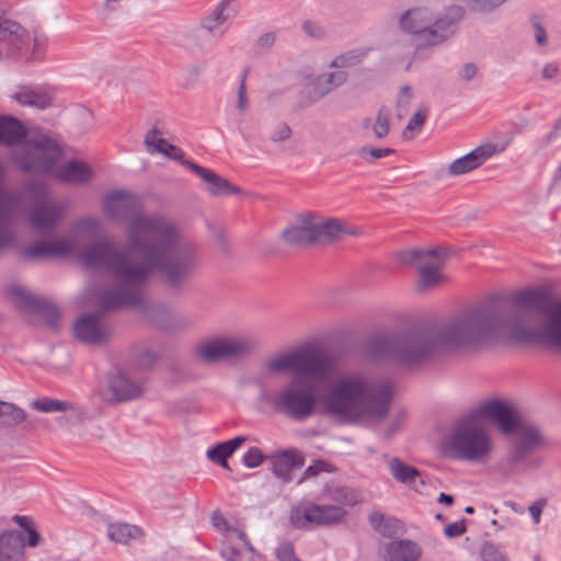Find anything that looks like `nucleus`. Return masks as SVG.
I'll list each match as a JSON object with an SVG mask.
<instances>
[{
    "mask_svg": "<svg viewBox=\"0 0 561 561\" xmlns=\"http://www.w3.org/2000/svg\"><path fill=\"white\" fill-rule=\"evenodd\" d=\"M513 301L506 308L491 298L409 331L376 335L368 341L367 352L412 368L438 354L480 350L501 336L541 341L561 350V301L552 304L547 288L522 290Z\"/></svg>",
    "mask_w": 561,
    "mask_h": 561,
    "instance_id": "obj_1",
    "label": "nucleus"
},
{
    "mask_svg": "<svg viewBox=\"0 0 561 561\" xmlns=\"http://www.w3.org/2000/svg\"><path fill=\"white\" fill-rule=\"evenodd\" d=\"M105 215L127 221V249L108 239L88 247L82 255L90 268H102L116 286L102 290L98 306L102 311L140 307L144 288L158 272L171 289H180L199 265L196 244L182 234L179 225L158 214H145L140 199L133 193H110L103 202Z\"/></svg>",
    "mask_w": 561,
    "mask_h": 561,
    "instance_id": "obj_2",
    "label": "nucleus"
},
{
    "mask_svg": "<svg viewBox=\"0 0 561 561\" xmlns=\"http://www.w3.org/2000/svg\"><path fill=\"white\" fill-rule=\"evenodd\" d=\"M270 374L289 371L291 378L274 394L266 397L273 410L289 420L304 422L312 416L318 392L325 388L335 373V362L314 348H300L265 362Z\"/></svg>",
    "mask_w": 561,
    "mask_h": 561,
    "instance_id": "obj_3",
    "label": "nucleus"
},
{
    "mask_svg": "<svg viewBox=\"0 0 561 561\" xmlns=\"http://www.w3.org/2000/svg\"><path fill=\"white\" fill-rule=\"evenodd\" d=\"M392 401L389 382L370 383L359 376L343 377L321 398L327 415L340 424H353L364 417L383 420Z\"/></svg>",
    "mask_w": 561,
    "mask_h": 561,
    "instance_id": "obj_4",
    "label": "nucleus"
},
{
    "mask_svg": "<svg viewBox=\"0 0 561 561\" xmlns=\"http://www.w3.org/2000/svg\"><path fill=\"white\" fill-rule=\"evenodd\" d=\"M481 413L494 421L502 433H516L515 440L500 465V470L505 477H513L524 470L541 466L542 458L534 454L547 445V438L538 425L518 422L512 409L501 401L488 402L482 407Z\"/></svg>",
    "mask_w": 561,
    "mask_h": 561,
    "instance_id": "obj_5",
    "label": "nucleus"
},
{
    "mask_svg": "<svg viewBox=\"0 0 561 561\" xmlns=\"http://www.w3.org/2000/svg\"><path fill=\"white\" fill-rule=\"evenodd\" d=\"M466 10L462 5L450 4L440 13L426 5L410 8L398 19L400 30L415 37L414 56L432 47L444 45L457 33Z\"/></svg>",
    "mask_w": 561,
    "mask_h": 561,
    "instance_id": "obj_6",
    "label": "nucleus"
},
{
    "mask_svg": "<svg viewBox=\"0 0 561 561\" xmlns=\"http://www.w3.org/2000/svg\"><path fill=\"white\" fill-rule=\"evenodd\" d=\"M492 450L493 439L478 412L459 419L443 442L445 456L473 463H484Z\"/></svg>",
    "mask_w": 561,
    "mask_h": 561,
    "instance_id": "obj_7",
    "label": "nucleus"
},
{
    "mask_svg": "<svg viewBox=\"0 0 561 561\" xmlns=\"http://www.w3.org/2000/svg\"><path fill=\"white\" fill-rule=\"evenodd\" d=\"M359 233V228L345 220L309 214L300 218L299 225L284 229L282 238L290 245L332 244L342 240L344 236Z\"/></svg>",
    "mask_w": 561,
    "mask_h": 561,
    "instance_id": "obj_8",
    "label": "nucleus"
},
{
    "mask_svg": "<svg viewBox=\"0 0 561 561\" xmlns=\"http://www.w3.org/2000/svg\"><path fill=\"white\" fill-rule=\"evenodd\" d=\"M61 147L51 138L41 135L25 141L10 154L12 162L23 172L51 174L62 157Z\"/></svg>",
    "mask_w": 561,
    "mask_h": 561,
    "instance_id": "obj_9",
    "label": "nucleus"
},
{
    "mask_svg": "<svg viewBox=\"0 0 561 561\" xmlns=\"http://www.w3.org/2000/svg\"><path fill=\"white\" fill-rule=\"evenodd\" d=\"M445 257V251L438 249H414L400 253V261L402 263H416L419 291L437 288L446 280V276L440 272Z\"/></svg>",
    "mask_w": 561,
    "mask_h": 561,
    "instance_id": "obj_10",
    "label": "nucleus"
},
{
    "mask_svg": "<svg viewBox=\"0 0 561 561\" xmlns=\"http://www.w3.org/2000/svg\"><path fill=\"white\" fill-rule=\"evenodd\" d=\"M257 347V342L250 336H221L198 345L196 355L204 363L242 358Z\"/></svg>",
    "mask_w": 561,
    "mask_h": 561,
    "instance_id": "obj_11",
    "label": "nucleus"
},
{
    "mask_svg": "<svg viewBox=\"0 0 561 561\" xmlns=\"http://www.w3.org/2000/svg\"><path fill=\"white\" fill-rule=\"evenodd\" d=\"M30 192L34 204L28 211V221L33 230L42 234H50L64 214V206L48 199L47 187L41 182H32Z\"/></svg>",
    "mask_w": 561,
    "mask_h": 561,
    "instance_id": "obj_12",
    "label": "nucleus"
},
{
    "mask_svg": "<svg viewBox=\"0 0 561 561\" xmlns=\"http://www.w3.org/2000/svg\"><path fill=\"white\" fill-rule=\"evenodd\" d=\"M347 512L339 505H318L312 502H301L291 507L290 524L297 529H309L314 526H331L340 524Z\"/></svg>",
    "mask_w": 561,
    "mask_h": 561,
    "instance_id": "obj_13",
    "label": "nucleus"
},
{
    "mask_svg": "<svg viewBox=\"0 0 561 561\" xmlns=\"http://www.w3.org/2000/svg\"><path fill=\"white\" fill-rule=\"evenodd\" d=\"M31 35L19 22L4 15L0 7V60L16 59L30 47Z\"/></svg>",
    "mask_w": 561,
    "mask_h": 561,
    "instance_id": "obj_14",
    "label": "nucleus"
},
{
    "mask_svg": "<svg viewBox=\"0 0 561 561\" xmlns=\"http://www.w3.org/2000/svg\"><path fill=\"white\" fill-rule=\"evenodd\" d=\"M15 307L24 312L42 316L48 328L58 329L60 311L53 302L37 297L20 285H12L8 288Z\"/></svg>",
    "mask_w": 561,
    "mask_h": 561,
    "instance_id": "obj_15",
    "label": "nucleus"
},
{
    "mask_svg": "<svg viewBox=\"0 0 561 561\" xmlns=\"http://www.w3.org/2000/svg\"><path fill=\"white\" fill-rule=\"evenodd\" d=\"M100 400L106 404H117L138 399L142 387L123 371L107 374L104 385L98 389Z\"/></svg>",
    "mask_w": 561,
    "mask_h": 561,
    "instance_id": "obj_16",
    "label": "nucleus"
},
{
    "mask_svg": "<svg viewBox=\"0 0 561 561\" xmlns=\"http://www.w3.org/2000/svg\"><path fill=\"white\" fill-rule=\"evenodd\" d=\"M7 180V169L0 161V251L9 247L14 233L11 224L21 208L20 196L11 191L3 190Z\"/></svg>",
    "mask_w": 561,
    "mask_h": 561,
    "instance_id": "obj_17",
    "label": "nucleus"
},
{
    "mask_svg": "<svg viewBox=\"0 0 561 561\" xmlns=\"http://www.w3.org/2000/svg\"><path fill=\"white\" fill-rule=\"evenodd\" d=\"M30 407L42 413H61L55 419L59 427L75 426L85 420V410L67 400L41 397L31 401Z\"/></svg>",
    "mask_w": 561,
    "mask_h": 561,
    "instance_id": "obj_18",
    "label": "nucleus"
},
{
    "mask_svg": "<svg viewBox=\"0 0 561 561\" xmlns=\"http://www.w3.org/2000/svg\"><path fill=\"white\" fill-rule=\"evenodd\" d=\"M238 12L237 0H220L208 14L204 15L198 27L186 31L188 37L195 38L199 30L205 31L213 37H221L226 33L222 25Z\"/></svg>",
    "mask_w": 561,
    "mask_h": 561,
    "instance_id": "obj_19",
    "label": "nucleus"
},
{
    "mask_svg": "<svg viewBox=\"0 0 561 561\" xmlns=\"http://www.w3.org/2000/svg\"><path fill=\"white\" fill-rule=\"evenodd\" d=\"M511 140L502 145L482 144L469 153L454 160L448 165V173L453 176L462 175L481 167L488 159L506 149Z\"/></svg>",
    "mask_w": 561,
    "mask_h": 561,
    "instance_id": "obj_20",
    "label": "nucleus"
},
{
    "mask_svg": "<svg viewBox=\"0 0 561 561\" xmlns=\"http://www.w3.org/2000/svg\"><path fill=\"white\" fill-rule=\"evenodd\" d=\"M226 547L221 554L227 561H265L250 543L245 533L239 528H227Z\"/></svg>",
    "mask_w": 561,
    "mask_h": 561,
    "instance_id": "obj_21",
    "label": "nucleus"
},
{
    "mask_svg": "<svg viewBox=\"0 0 561 561\" xmlns=\"http://www.w3.org/2000/svg\"><path fill=\"white\" fill-rule=\"evenodd\" d=\"M266 461L277 479L283 483H289L293 481V471L304 467L305 457L299 450L290 448L267 455Z\"/></svg>",
    "mask_w": 561,
    "mask_h": 561,
    "instance_id": "obj_22",
    "label": "nucleus"
},
{
    "mask_svg": "<svg viewBox=\"0 0 561 561\" xmlns=\"http://www.w3.org/2000/svg\"><path fill=\"white\" fill-rule=\"evenodd\" d=\"M75 337L85 344L100 345L107 342L110 332L102 323L100 313H88L80 317L73 325Z\"/></svg>",
    "mask_w": 561,
    "mask_h": 561,
    "instance_id": "obj_23",
    "label": "nucleus"
},
{
    "mask_svg": "<svg viewBox=\"0 0 561 561\" xmlns=\"http://www.w3.org/2000/svg\"><path fill=\"white\" fill-rule=\"evenodd\" d=\"M347 78V73L343 70L316 76L306 87L308 101L305 105L308 106L320 101L333 90L345 83Z\"/></svg>",
    "mask_w": 561,
    "mask_h": 561,
    "instance_id": "obj_24",
    "label": "nucleus"
},
{
    "mask_svg": "<svg viewBox=\"0 0 561 561\" xmlns=\"http://www.w3.org/2000/svg\"><path fill=\"white\" fill-rule=\"evenodd\" d=\"M71 243L65 239L44 240L23 249V255L31 260L61 257L71 253Z\"/></svg>",
    "mask_w": 561,
    "mask_h": 561,
    "instance_id": "obj_25",
    "label": "nucleus"
},
{
    "mask_svg": "<svg viewBox=\"0 0 561 561\" xmlns=\"http://www.w3.org/2000/svg\"><path fill=\"white\" fill-rule=\"evenodd\" d=\"M184 163L185 167L191 169L208 184L207 190L211 195H232L241 192L239 186L233 185L214 171L203 168L193 161H185Z\"/></svg>",
    "mask_w": 561,
    "mask_h": 561,
    "instance_id": "obj_26",
    "label": "nucleus"
},
{
    "mask_svg": "<svg viewBox=\"0 0 561 561\" xmlns=\"http://www.w3.org/2000/svg\"><path fill=\"white\" fill-rule=\"evenodd\" d=\"M12 99L22 106L37 110H46L53 104L51 94L45 87L20 85L12 94Z\"/></svg>",
    "mask_w": 561,
    "mask_h": 561,
    "instance_id": "obj_27",
    "label": "nucleus"
},
{
    "mask_svg": "<svg viewBox=\"0 0 561 561\" xmlns=\"http://www.w3.org/2000/svg\"><path fill=\"white\" fill-rule=\"evenodd\" d=\"M25 537L19 530L0 534V561H25Z\"/></svg>",
    "mask_w": 561,
    "mask_h": 561,
    "instance_id": "obj_28",
    "label": "nucleus"
},
{
    "mask_svg": "<svg viewBox=\"0 0 561 561\" xmlns=\"http://www.w3.org/2000/svg\"><path fill=\"white\" fill-rule=\"evenodd\" d=\"M27 129L25 125L14 116L0 115V145L13 147L25 140Z\"/></svg>",
    "mask_w": 561,
    "mask_h": 561,
    "instance_id": "obj_29",
    "label": "nucleus"
},
{
    "mask_svg": "<svg viewBox=\"0 0 561 561\" xmlns=\"http://www.w3.org/2000/svg\"><path fill=\"white\" fill-rule=\"evenodd\" d=\"M385 552L387 561H417L422 548L410 539H399L388 542Z\"/></svg>",
    "mask_w": 561,
    "mask_h": 561,
    "instance_id": "obj_30",
    "label": "nucleus"
},
{
    "mask_svg": "<svg viewBox=\"0 0 561 561\" xmlns=\"http://www.w3.org/2000/svg\"><path fill=\"white\" fill-rule=\"evenodd\" d=\"M55 171L57 178L65 183L82 184L90 182L93 178L92 169L85 162L76 159Z\"/></svg>",
    "mask_w": 561,
    "mask_h": 561,
    "instance_id": "obj_31",
    "label": "nucleus"
},
{
    "mask_svg": "<svg viewBox=\"0 0 561 561\" xmlns=\"http://www.w3.org/2000/svg\"><path fill=\"white\" fill-rule=\"evenodd\" d=\"M245 442V436H237L209 448L206 455L214 463H217L225 469H230L227 461L228 458Z\"/></svg>",
    "mask_w": 561,
    "mask_h": 561,
    "instance_id": "obj_32",
    "label": "nucleus"
},
{
    "mask_svg": "<svg viewBox=\"0 0 561 561\" xmlns=\"http://www.w3.org/2000/svg\"><path fill=\"white\" fill-rule=\"evenodd\" d=\"M107 536L114 542L126 545L129 540L141 536V530L127 523H111L107 526Z\"/></svg>",
    "mask_w": 561,
    "mask_h": 561,
    "instance_id": "obj_33",
    "label": "nucleus"
},
{
    "mask_svg": "<svg viewBox=\"0 0 561 561\" xmlns=\"http://www.w3.org/2000/svg\"><path fill=\"white\" fill-rule=\"evenodd\" d=\"M389 469L392 477L404 484H412L415 482L416 478L421 477V472L416 468L404 463L398 457H394L389 461Z\"/></svg>",
    "mask_w": 561,
    "mask_h": 561,
    "instance_id": "obj_34",
    "label": "nucleus"
},
{
    "mask_svg": "<svg viewBox=\"0 0 561 561\" xmlns=\"http://www.w3.org/2000/svg\"><path fill=\"white\" fill-rule=\"evenodd\" d=\"M370 48H354L336 56L329 65L330 68H350L363 61Z\"/></svg>",
    "mask_w": 561,
    "mask_h": 561,
    "instance_id": "obj_35",
    "label": "nucleus"
},
{
    "mask_svg": "<svg viewBox=\"0 0 561 561\" xmlns=\"http://www.w3.org/2000/svg\"><path fill=\"white\" fill-rule=\"evenodd\" d=\"M27 413L20 407L5 402L3 414L0 417V427H13L25 422Z\"/></svg>",
    "mask_w": 561,
    "mask_h": 561,
    "instance_id": "obj_36",
    "label": "nucleus"
},
{
    "mask_svg": "<svg viewBox=\"0 0 561 561\" xmlns=\"http://www.w3.org/2000/svg\"><path fill=\"white\" fill-rule=\"evenodd\" d=\"M327 494L333 502L347 506H353L359 501V494L355 490L347 486L330 488L328 489Z\"/></svg>",
    "mask_w": 561,
    "mask_h": 561,
    "instance_id": "obj_37",
    "label": "nucleus"
},
{
    "mask_svg": "<svg viewBox=\"0 0 561 561\" xmlns=\"http://www.w3.org/2000/svg\"><path fill=\"white\" fill-rule=\"evenodd\" d=\"M427 116H428L427 106L421 105L417 108V111L410 118L407 127L404 128V130L402 133V137L405 139L413 138L414 134L419 133L422 129Z\"/></svg>",
    "mask_w": 561,
    "mask_h": 561,
    "instance_id": "obj_38",
    "label": "nucleus"
},
{
    "mask_svg": "<svg viewBox=\"0 0 561 561\" xmlns=\"http://www.w3.org/2000/svg\"><path fill=\"white\" fill-rule=\"evenodd\" d=\"M507 0H469L468 10L476 14H489L499 9Z\"/></svg>",
    "mask_w": 561,
    "mask_h": 561,
    "instance_id": "obj_39",
    "label": "nucleus"
},
{
    "mask_svg": "<svg viewBox=\"0 0 561 561\" xmlns=\"http://www.w3.org/2000/svg\"><path fill=\"white\" fill-rule=\"evenodd\" d=\"M390 130V112L386 107H381L376 121L373 125V131L377 139H383Z\"/></svg>",
    "mask_w": 561,
    "mask_h": 561,
    "instance_id": "obj_40",
    "label": "nucleus"
},
{
    "mask_svg": "<svg viewBox=\"0 0 561 561\" xmlns=\"http://www.w3.org/2000/svg\"><path fill=\"white\" fill-rule=\"evenodd\" d=\"M13 520L27 533V545L30 547L37 546L39 542L41 536H39L38 531L34 528L33 520L27 516H20V515H15L13 517Z\"/></svg>",
    "mask_w": 561,
    "mask_h": 561,
    "instance_id": "obj_41",
    "label": "nucleus"
},
{
    "mask_svg": "<svg viewBox=\"0 0 561 561\" xmlns=\"http://www.w3.org/2000/svg\"><path fill=\"white\" fill-rule=\"evenodd\" d=\"M149 153L151 154H154V153H162L164 154L165 157L172 159V160H175V161H179L181 162V164L185 165V159H184V152L181 148L174 146V145H171L169 142H167V146L164 145L163 148H159L158 146H152L151 148H149Z\"/></svg>",
    "mask_w": 561,
    "mask_h": 561,
    "instance_id": "obj_42",
    "label": "nucleus"
},
{
    "mask_svg": "<svg viewBox=\"0 0 561 561\" xmlns=\"http://www.w3.org/2000/svg\"><path fill=\"white\" fill-rule=\"evenodd\" d=\"M396 151L391 148H373L368 146H364L359 149L358 154L368 161H375L390 154H393Z\"/></svg>",
    "mask_w": 561,
    "mask_h": 561,
    "instance_id": "obj_43",
    "label": "nucleus"
},
{
    "mask_svg": "<svg viewBox=\"0 0 561 561\" xmlns=\"http://www.w3.org/2000/svg\"><path fill=\"white\" fill-rule=\"evenodd\" d=\"M412 100V89L410 85H403L400 89L397 100V115L403 117L409 110Z\"/></svg>",
    "mask_w": 561,
    "mask_h": 561,
    "instance_id": "obj_44",
    "label": "nucleus"
},
{
    "mask_svg": "<svg viewBox=\"0 0 561 561\" xmlns=\"http://www.w3.org/2000/svg\"><path fill=\"white\" fill-rule=\"evenodd\" d=\"M135 358L141 368L148 369L154 364L157 355L148 347L139 346L135 348Z\"/></svg>",
    "mask_w": 561,
    "mask_h": 561,
    "instance_id": "obj_45",
    "label": "nucleus"
},
{
    "mask_svg": "<svg viewBox=\"0 0 561 561\" xmlns=\"http://www.w3.org/2000/svg\"><path fill=\"white\" fill-rule=\"evenodd\" d=\"M249 73V69H244L240 85L238 89V98H237V110L239 113L243 114L249 110V99L247 95V77Z\"/></svg>",
    "mask_w": 561,
    "mask_h": 561,
    "instance_id": "obj_46",
    "label": "nucleus"
},
{
    "mask_svg": "<svg viewBox=\"0 0 561 561\" xmlns=\"http://www.w3.org/2000/svg\"><path fill=\"white\" fill-rule=\"evenodd\" d=\"M301 28L306 35L313 39H323L327 36V28L316 21H304L301 24Z\"/></svg>",
    "mask_w": 561,
    "mask_h": 561,
    "instance_id": "obj_47",
    "label": "nucleus"
},
{
    "mask_svg": "<svg viewBox=\"0 0 561 561\" xmlns=\"http://www.w3.org/2000/svg\"><path fill=\"white\" fill-rule=\"evenodd\" d=\"M265 459L266 457L264 456L260 448L251 447L243 456V465L247 468L253 469L261 466Z\"/></svg>",
    "mask_w": 561,
    "mask_h": 561,
    "instance_id": "obj_48",
    "label": "nucleus"
},
{
    "mask_svg": "<svg viewBox=\"0 0 561 561\" xmlns=\"http://www.w3.org/2000/svg\"><path fill=\"white\" fill-rule=\"evenodd\" d=\"M483 561H508L505 553L492 543H486L482 549Z\"/></svg>",
    "mask_w": 561,
    "mask_h": 561,
    "instance_id": "obj_49",
    "label": "nucleus"
},
{
    "mask_svg": "<svg viewBox=\"0 0 561 561\" xmlns=\"http://www.w3.org/2000/svg\"><path fill=\"white\" fill-rule=\"evenodd\" d=\"M167 140L160 137V131L157 128H151L147 131L144 139V145L149 152V148L152 146H158L159 148H163L167 146Z\"/></svg>",
    "mask_w": 561,
    "mask_h": 561,
    "instance_id": "obj_50",
    "label": "nucleus"
},
{
    "mask_svg": "<svg viewBox=\"0 0 561 561\" xmlns=\"http://www.w3.org/2000/svg\"><path fill=\"white\" fill-rule=\"evenodd\" d=\"M275 554L278 561H300L296 557L294 546L290 542L279 545Z\"/></svg>",
    "mask_w": 561,
    "mask_h": 561,
    "instance_id": "obj_51",
    "label": "nucleus"
},
{
    "mask_svg": "<svg viewBox=\"0 0 561 561\" xmlns=\"http://www.w3.org/2000/svg\"><path fill=\"white\" fill-rule=\"evenodd\" d=\"M291 136V129L286 123H278L272 130L271 140L273 142L285 141Z\"/></svg>",
    "mask_w": 561,
    "mask_h": 561,
    "instance_id": "obj_52",
    "label": "nucleus"
},
{
    "mask_svg": "<svg viewBox=\"0 0 561 561\" xmlns=\"http://www.w3.org/2000/svg\"><path fill=\"white\" fill-rule=\"evenodd\" d=\"M403 526L401 522L397 518H387L383 523L382 529L380 534L385 537H393L401 533Z\"/></svg>",
    "mask_w": 561,
    "mask_h": 561,
    "instance_id": "obj_53",
    "label": "nucleus"
},
{
    "mask_svg": "<svg viewBox=\"0 0 561 561\" xmlns=\"http://www.w3.org/2000/svg\"><path fill=\"white\" fill-rule=\"evenodd\" d=\"M531 24L535 30V39L539 46H545L548 43V36L545 27L540 23V19L538 16H534L531 19Z\"/></svg>",
    "mask_w": 561,
    "mask_h": 561,
    "instance_id": "obj_54",
    "label": "nucleus"
},
{
    "mask_svg": "<svg viewBox=\"0 0 561 561\" xmlns=\"http://www.w3.org/2000/svg\"><path fill=\"white\" fill-rule=\"evenodd\" d=\"M276 36L274 33L268 32L262 34L255 42V48L259 51L268 50L275 43Z\"/></svg>",
    "mask_w": 561,
    "mask_h": 561,
    "instance_id": "obj_55",
    "label": "nucleus"
},
{
    "mask_svg": "<svg viewBox=\"0 0 561 561\" xmlns=\"http://www.w3.org/2000/svg\"><path fill=\"white\" fill-rule=\"evenodd\" d=\"M547 505V500L546 499H539L537 501H535L529 507H528V511H529V514L531 515L533 517V520L536 525H538L541 520V513L545 508V506Z\"/></svg>",
    "mask_w": 561,
    "mask_h": 561,
    "instance_id": "obj_56",
    "label": "nucleus"
},
{
    "mask_svg": "<svg viewBox=\"0 0 561 561\" xmlns=\"http://www.w3.org/2000/svg\"><path fill=\"white\" fill-rule=\"evenodd\" d=\"M47 46V38L45 36H34L33 38V48H32V56L34 59L42 58L45 48Z\"/></svg>",
    "mask_w": 561,
    "mask_h": 561,
    "instance_id": "obj_57",
    "label": "nucleus"
},
{
    "mask_svg": "<svg viewBox=\"0 0 561 561\" xmlns=\"http://www.w3.org/2000/svg\"><path fill=\"white\" fill-rule=\"evenodd\" d=\"M465 523H466V520L462 519L460 522L451 523V524L447 525L444 529V534L450 538L458 537V536L465 534L466 533Z\"/></svg>",
    "mask_w": 561,
    "mask_h": 561,
    "instance_id": "obj_58",
    "label": "nucleus"
},
{
    "mask_svg": "<svg viewBox=\"0 0 561 561\" xmlns=\"http://www.w3.org/2000/svg\"><path fill=\"white\" fill-rule=\"evenodd\" d=\"M561 135V127H558V124L554 123L552 129L540 139L539 148L543 149L549 146L554 139H557Z\"/></svg>",
    "mask_w": 561,
    "mask_h": 561,
    "instance_id": "obj_59",
    "label": "nucleus"
},
{
    "mask_svg": "<svg viewBox=\"0 0 561 561\" xmlns=\"http://www.w3.org/2000/svg\"><path fill=\"white\" fill-rule=\"evenodd\" d=\"M560 73V68L556 62L546 64L541 70V77L543 80H552Z\"/></svg>",
    "mask_w": 561,
    "mask_h": 561,
    "instance_id": "obj_60",
    "label": "nucleus"
},
{
    "mask_svg": "<svg viewBox=\"0 0 561 561\" xmlns=\"http://www.w3.org/2000/svg\"><path fill=\"white\" fill-rule=\"evenodd\" d=\"M211 524L213 526L218 530H225V534H227V528H230L228 525L227 519L222 514L219 512H214L211 516Z\"/></svg>",
    "mask_w": 561,
    "mask_h": 561,
    "instance_id": "obj_61",
    "label": "nucleus"
},
{
    "mask_svg": "<svg viewBox=\"0 0 561 561\" xmlns=\"http://www.w3.org/2000/svg\"><path fill=\"white\" fill-rule=\"evenodd\" d=\"M387 518H385V515L378 512L371 513L369 515V523L370 526L378 533L381 531L383 523Z\"/></svg>",
    "mask_w": 561,
    "mask_h": 561,
    "instance_id": "obj_62",
    "label": "nucleus"
},
{
    "mask_svg": "<svg viewBox=\"0 0 561 561\" xmlns=\"http://www.w3.org/2000/svg\"><path fill=\"white\" fill-rule=\"evenodd\" d=\"M477 71H478V69H477L476 65L468 62L462 67L461 71H460V77L465 81H470L471 79H473L476 77Z\"/></svg>",
    "mask_w": 561,
    "mask_h": 561,
    "instance_id": "obj_63",
    "label": "nucleus"
},
{
    "mask_svg": "<svg viewBox=\"0 0 561 561\" xmlns=\"http://www.w3.org/2000/svg\"><path fill=\"white\" fill-rule=\"evenodd\" d=\"M99 225H100L99 220L93 219V218H85L79 222L78 227L81 230L93 231L99 228Z\"/></svg>",
    "mask_w": 561,
    "mask_h": 561,
    "instance_id": "obj_64",
    "label": "nucleus"
}]
</instances>
